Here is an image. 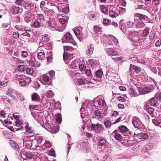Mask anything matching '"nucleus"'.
Returning <instances> with one entry per match:
<instances>
[{
    "label": "nucleus",
    "instance_id": "f257e3e1",
    "mask_svg": "<svg viewBox=\"0 0 161 161\" xmlns=\"http://www.w3.org/2000/svg\"><path fill=\"white\" fill-rule=\"evenodd\" d=\"M16 79L19 80V84L22 86H26L31 81V79L29 77L23 75H15Z\"/></svg>",
    "mask_w": 161,
    "mask_h": 161
},
{
    "label": "nucleus",
    "instance_id": "f03ea898",
    "mask_svg": "<svg viewBox=\"0 0 161 161\" xmlns=\"http://www.w3.org/2000/svg\"><path fill=\"white\" fill-rule=\"evenodd\" d=\"M128 36L129 39L131 41L135 42H137L140 40V36L136 32L128 31Z\"/></svg>",
    "mask_w": 161,
    "mask_h": 161
},
{
    "label": "nucleus",
    "instance_id": "7ed1b4c3",
    "mask_svg": "<svg viewBox=\"0 0 161 161\" xmlns=\"http://www.w3.org/2000/svg\"><path fill=\"white\" fill-rule=\"evenodd\" d=\"M153 86L151 85L143 87H139L138 88V92L141 94H144L151 92L153 90Z\"/></svg>",
    "mask_w": 161,
    "mask_h": 161
},
{
    "label": "nucleus",
    "instance_id": "20e7f679",
    "mask_svg": "<svg viewBox=\"0 0 161 161\" xmlns=\"http://www.w3.org/2000/svg\"><path fill=\"white\" fill-rule=\"evenodd\" d=\"M48 27L53 31L57 30L61 31V29L58 27L57 23L55 20L51 19L48 22Z\"/></svg>",
    "mask_w": 161,
    "mask_h": 161
},
{
    "label": "nucleus",
    "instance_id": "39448f33",
    "mask_svg": "<svg viewBox=\"0 0 161 161\" xmlns=\"http://www.w3.org/2000/svg\"><path fill=\"white\" fill-rule=\"evenodd\" d=\"M63 42H68L71 43H74V39L69 32H68L64 35V37L63 38Z\"/></svg>",
    "mask_w": 161,
    "mask_h": 161
},
{
    "label": "nucleus",
    "instance_id": "423d86ee",
    "mask_svg": "<svg viewBox=\"0 0 161 161\" xmlns=\"http://www.w3.org/2000/svg\"><path fill=\"white\" fill-rule=\"evenodd\" d=\"M80 63V60L78 59L75 60H74L71 59L69 60L68 63V64L71 68L76 69L79 66Z\"/></svg>",
    "mask_w": 161,
    "mask_h": 161
},
{
    "label": "nucleus",
    "instance_id": "0eeeda50",
    "mask_svg": "<svg viewBox=\"0 0 161 161\" xmlns=\"http://www.w3.org/2000/svg\"><path fill=\"white\" fill-rule=\"evenodd\" d=\"M106 52L108 55L111 57L118 55L117 51L114 48H107L106 49Z\"/></svg>",
    "mask_w": 161,
    "mask_h": 161
},
{
    "label": "nucleus",
    "instance_id": "6e6552de",
    "mask_svg": "<svg viewBox=\"0 0 161 161\" xmlns=\"http://www.w3.org/2000/svg\"><path fill=\"white\" fill-rule=\"evenodd\" d=\"M34 3L33 2L28 0H25L23 6L26 9L33 8L34 7Z\"/></svg>",
    "mask_w": 161,
    "mask_h": 161
},
{
    "label": "nucleus",
    "instance_id": "1a4fd4ad",
    "mask_svg": "<svg viewBox=\"0 0 161 161\" xmlns=\"http://www.w3.org/2000/svg\"><path fill=\"white\" fill-rule=\"evenodd\" d=\"M31 114L33 117L39 123H41L42 121L43 118L42 115L38 113H36L34 112H31Z\"/></svg>",
    "mask_w": 161,
    "mask_h": 161
},
{
    "label": "nucleus",
    "instance_id": "9d476101",
    "mask_svg": "<svg viewBox=\"0 0 161 161\" xmlns=\"http://www.w3.org/2000/svg\"><path fill=\"white\" fill-rule=\"evenodd\" d=\"M70 74L72 78L74 79L75 82L76 80L79 78L80 76V74L77 72L76 71H70Z\"/></svg>",
    "mask_w": 161,
    "mask_h": 161
},
{
    "label": "nucleus",
    "instance_id": "9b49d317",
    "mask_svg": "<svg viewBox=\"0 0 161 161\" xmlns=\"http://www.w3.org/2000/svg\"><path fill=\"white\" fill-rule=\"evenodd\" d=\"M88 17L91 20H95L98 16V13L96 12H91L88 14Z\"/></svg>",
    "mask_w": 161,
    "mask_h": 161
},
{
    "label": "nucleus",
    "instance_id": "f8f14e48",
    "mask_svg": "<svg viewBox=\"0 0 161 161\" xmlns=\"http://www.w3.org/2000/svg\"><path fill=\"white\" fill-rule=\"evenodd\" d=\"M67 18L65 19L64 16L62 17V18H60L59 19V22L62 25V27L61 29V31H63L67 23Z\"/></svg>",
    "mask_w": 161,
    "mask_h": 161
},
{
    "label": "nucleus",
    "instance_id": "ddd939ff",
    "mask_svg": "<svg viewBox=\"0 0 161 161\" xmlns=\"http://www.w3.org/2000/svg\"><path fill=\"white\" fill-rule=\"evenodd\" d=\"M97 103L98 104L101 106H104L106 104L104 99L102 98H101L100 97L97 98L96 100H95L94 103Z\"/></svg>",
    "mask_w": 161,
    "mask_h": 161
},
{
    "label": "nucleus",
    "instance_id": "4468645a",
    "mask_svg": "<svg viewBox=\"0 0 161 161\" xmlns=\"http://www.w3.org/2000/svg\"><path fill=\"white\" fill-rule=\"evenodd\" d=\"M85 110L86 108L82 105L80 110L81 112V116L82 119L86 117H88V113Z\"/></svg>",
    "mask_w": 161,
    "mask_h": 161
},
{
    "label": "nucleus",
    "instance_id": "2eb2a0df",
    "mask_svg": "<svg viewBox=\"0 0 161 161\" xmlns=\"http://www.w3.org/2000/svg\"><path fill=\"white\" fill-rule=\"evenodd\" d=\"M87 49L86 51V54L90 56L92 55L93 52L94 50V46L92 44H90L87 47Z\"/></svg>",
    "mask_w": 161,
    "mask_h": 161
},
{
    "label": "nucleus",
    "instance_id": "dca6fc26",
    "mask_svg": "<svg viewBox=\"0 0 161 161\" xmlns=\"http://www.w3.org/2000/svg\"><path fill=\"white\" fill-rule=\"evenodd\" d=\"M144 110L148 112V113L150 114L151 116H153L152 114H153L154 109L152 107H149L148 104H146L144 106Z\"/></svg>",
    "mask_w": 161,
    "mask_h": 161
},
{
    "label": "nucleus",
    "instance_id": "f3484780",
    "mask_svg": "<svg viewBox=\"0 0 161 161\" xmlns=\"http://www.w3.org/2000/svg\"><path fill=\"white\" fill-rule=\"evenodd\" d=\"M9 142L13 149L16 150H17L19 149V147L15 142L10 140L9 141Z\"/></svg>",
    "mask_w": 161,
    "mask_h": 161
},
{
    "label": "nucleus",
    "instance_id": "a211bd4d",
    "mask_svg": "<svg viewBox=\"0 0 161 161\" xmlns=\"http://www.w3.org/2000/svg\"><path fill=\"white\" fill-rule=\"evenodd\" d=\"M17 92L14 91L11 88H9L6 92V94L14 98L15 96L14 94H16Z\"/></svg>",
    "mask_w": 161,
    "mask_h": 161
},
{
    "label": "nucleus",
    "instance_id": "6ab92c4d",
    "mask_svg": "<svg viewBox=\"0 0 161 161\" xmlns=\"http://www.w3.org/2000/svg\"><path fill=\"white\" fill-rule=\"evenodd\" d=\"M153 147V145L151 143H149L147 145L144 146L142 149V152L145 153L149 151Z\"/></svg>",
    "mask_w": 161,
    "mask_h": 161
},
{
    "label": "nucleus",
    "instance_id": "aec40b11",
    "mask_svg": "<svg viewBox=\"0 0 161 161\" xmlns=\"http://www.w3.org/2000/svg\"><path fill=\"white\" fill-rule=\"evenodd\" d=\"M23 144L25 147L30 148L32 145V141L30 140H24Z\"/></svg>",
    "mask_w": 161,
    "mask_h": 161
},
{
    "label": "nucleus",
    "instance_id": "412c9836",
    "mask_svg": "<svg viewBox=\"0 0 161 161\" xmlns=\"http://www.w3.org/2000/svg\"><path fill=\"white\" fill-rule=\"evenodd\" d=\"M153 123L156 126H158L161 123V116L156 117L152 120Z\"/></svg>",
    "mask_w": 161,
    "mask_h": 161
},
{
    "label": "nucleus",
    "instance_id": "4be33fe9",
    "mask_svg": "<svg viewBox=\"0 0 161 161\" xmlns=\"http://www.w3.org/2000/svg\"><path fill=\"white\" fill-rule=\"evenodd\" d=\"M36 19L42 24L45 21V17L42 14H38L36 16Z\"/></svg>",
    "mask_w": 161,
    "mask_h": 161
},
{
    "label": "nucleus",
    "instance_id": "5701e85b",
    "mask_svg": "<svg viewBox=\"0 0 161 161\" xmlns=\"http://www.w3.org/2000/svg\"><path fill=\"white\" fill-rule=\"evenodd\" d=\"M94 30L95 33L98 36L100 35L102 33L101 28L98 25H95L94 26Z\"/></svg>",
    "mask_w": 161,
    "mask_h": 161
},
{
    "label": "nucleus",
    "instance_id": "b1692460",
    "mask_svg": "<svg viewBox=\"0 0 161 161\" xmlns=\"http://www.w3.org/2000/svg\"><path fill=\"white\" fill-rule=\"evenodd\" d=\"M109 14L110 17L112 18L116 17L119 15L118 11L114 9L110 10L109 12Z\"/></svg>",
    "mask_w": 161,
    "mask_h": 161
},
{
    "label": "nucleus",
    "instance_id": "393cba45",
    "mask_svg": "<svg viewBox=\"0 0 161 161\" xmlns=\"http://www.w3.org/2000/svg\"><path fill=\"white\" fill-rule=\"evenodd\" d=\"M18 9L19 7L14 5L10 6L9 8L10 11L13 14H16L18 13Z\"/></svg>",
    "mask_w": 161,
    "mask_h": 161
},
{
    "label": "nucleus",
    "instance_id": "a878e982",
    "mask_svg": "<svg viewBox=\"0 0 161 161\" xmlns=\"http://www.w3.org/2000/svg\"><path fill=\"white\" fill-rule=\"evenodd\" d=\"M132 69H133L137 74L139 73L141 71V68L140 67L130 64V70H131Z\"/></svg>",
    "mask_w": 161,
    "mask_h": 161
},
{
    "label": "nucleus",
    "instance_id": "bb28decb",
    "mask_svg": "<svg viewBox=\"0 0 161 161\" xmlns=\"http://www.w3.org/2000/svg\"><path fill=\"white\" fill-rule=\"evenodd\" d=\"M118 129L119 130L120 132L123 134L125 133L126 132H127L130 131L128 130V129L124 125H121L118 127Z\"/></svg>",
    "mask_w": 161,
    "mask_h": 161
},
{
    "label": "nucleus",
    "instance_id": "cd10ccee",
    "mask_svg": "<svg viewBox=\"0 0 161 161\" xmlns=\"http://www.w3.org/2000/svg\"><path fill=\"white\" fill-rule=\"evenodd\" d=\"M31 99L33 101H37L40 99V97L37 93H35L32 94L31 95Z\"/></svg>",
    "mask_w": 161,
    "mask_h": 161
},
{
    "label": "nucleus",
    "instance_id": "c85d7f7f",
    "mask_svg": "<svg viewBox=\"0 0 161 161\" xmlns=\"http://www.w3.org/2000/svg\"><path fill=\"white\" fill-rule=\"evenodd\" d=\"M29 64L32 67H38L40 66V63L35 62L32 60L29 61Z\"/></svg>",
    "mask_w": 161,
    "mask_h": 161
},
{
    "label": "nucleus",
    "instance_id": "c756f323",
    "mask_svg": "<svg viewBox=\"0 0 161 161\" xmlns=\"http://www.w3.org/2000/svg\"><path fill=\"white\" fill-rule=\"evenodd\" d=\"M158 103L157 100L154 98L149 100L148 101L147 103L150 104L151 106H155Z\"/></svg>",
    "mask_w": 161,
    "mask_h": 161
},
{
    "label": "nucleus",
    "instance_id": "7c9ffc66",
    "mask_svg": "<svg viewBox=\"0 0 161 161\" xmlns=\"http://www.w3.org/2000/svg\"><path fill=\"white\" fill-rule=\"evenodd\" d=\"M96 81L95 80H92L90 81L86 80V84H88V87H93L94 84H96Z\"/></svg>",
    "mask_w": 161,
    "mask_h": 161
},
{
    "label": "nucleus",
    "instance_id": "2f4dec72",
    "mask_svg": "<svg viewBox=\"0 0 161 161\" xmlns=\"http://www.w3.org/2000/svg\"><path fill=\"white\" fill-rule=\"evenodd\" d=\"M150 42V39L148 40H144L143 44L144 46V48L148 49L149 48L151 45Z\"/></svg>",
    "mask_w": 161,
    "mask_h": 161
},
{
    "label": "nucleus",
    "instance_id": "473e14b6",
    "mask_svg": "<svg viewBox=\"0 0 161 161\" xmlns=\"http://www.w3.org/2000/svg\"><path fill=\"white\" fill-rule=\"evenodd\" d=\"M54 95V93L51 90H49L44 94V96L47 98L52 97Z\"/></svg>",
    "mask_w": 161,
    "mask_h": 161
},
{
    "label": "nucleus",
    "instance_id": "72a5a7b5",
    "mask_svg": "<svg viewBox=\"0 0 161 161\" xmlns=\"http://www.w3.org/2000/svg\"><path fill=\"white\" fill-rule=\"evenodd\" d=\"M37 57L39 60H43L45 58V53L43 52H41L38 53Z\"/></svg>",
    "mask_w": 161,
    "mask_h": 161
},
{
    "label": "nucleus",
    "instance_id": "f704fd0d",
    "mask_svg": "<svg viewBox=\"0 0 161 161\" xmlns=\"http://www.w3.org/2000/svg\"><path fill=\"white\" fill-rule=\"evenodd\" d=\"M43 24L36 19L33 23V25L35 27L39 28L42 26Z\"/></svg>",
    "mask_w": 161,
    "mask_h": 161
},
{
    "label": "nucleus",
    "instance_id": "c9c22d12",
    "mask_svg": "<svg viewBox=\"0 0 161 161\" xmlns=\"http://www.w3.org/2000/svg\"><path fill=\"white\" fill-rule=\"evenodd\" d=\"M98 145L101 146H105L106 143V142L105 140L103 139H100L98 142Z\"/></svg>",
    "mask_w": 161,
    "mask_h": 161
},
{
    "label": "nucleus",
    "instance_id": "e433bc0d",
    "mask_svg": "<svg viewBox=\"0 0 161 161\" xmlns=\"http://www.w3.org/2000/svg\"><path fill=\"white\" fill-rule=\"evenodd\" d=\"M117 132L116 130H114L112 133V134H114L115 135V138L117 140H120L122 138V136L119 133H116Z\"/></svg>",
    "mask_w": 161,
    "mask_h": 161
},
{
    "label": "nucleus",
    "instance_id": "4c0bfd02",
    "mask_svg": "<svg viewBox=\"0 0 161 161\" xmlns=\"http://www.w3.org/2000/svg\"><path fill=\"white\" fill-rule=\"evenodd\" d=\"M36 139L38 142L40 144L45 142V141L46 140L44 139V137L42 136H37Z\"/></svg>",
    "mask_w": 161,
    "mask_h": 161
},
{
    "label": "nucleus",
    "instance_id": "58836bf2",
    "mask_svg": "<svg viewBox=\"0 0 161 161\" xmlns=\"http://www.w3.org/2000/svg\"><path fill=\"white\" fill-rule=\"evenodd\" d=\"M78 84L79 85H81L83 84H86V81H85L82 78H78L77 80Z\"/></svg>",
    "mask_w": 161,
    "mask_h": 161
},
{
    "label": "nucleus",
    "instance_id": "ea45409f",
    "mask_svg": "<svg viewBox=\"0 0 161 161\" xmlns=\"http://www.w3.org/2000/svg\"><path fill=\"white\" fill-rule=\"evenodd\" d=\"M25 71L27 74L32 75L34 72V69L32 68H27L25 69Z\"/></svg>",
    "mask_w": 161,
    "mask_h": 161
},
{
    "label": "nucleus",
    "instance_id": "a19ab883",
    "mask_svg": "<svg viewBox=\"0 0 161 161\" xmlns=\"http://www.w3.org/2000/svg\"><path fill=\"white\" fill-rule=\"evenodd\" d=\"M132 122L135 128H137L139 126L138 123H137L136 120V119L135 117H133V118Z\"/></svg>",
    "mask_w": 161,
    "mask_h": 161
},
{
    "label": "nucleus",
    "instance_id": "79ce46f5",
    "mask_svg": "<svg viewBox=\"0 0 161 161\" xmlns=\"http://www.w3.org/2000/svg\"><path fill=\"white\" fill-rule=\"evenodd\" d=\"M139 136L143 139H146L148 137V136L147 134L145 133H142L141 134H139Z\"/></svg>",
    "mask_w": 161,
    "mask_h": 161
},
{
    "label": "nucleus",
    "instance_id": "37998d69",
    "mask_svg": "<svg viewBox=\"0 0 161 161\" xmlns=\"http://www.w3.org/2000/svg\"><path fill=\"white\" fill-rule=\"evenodd\" d=\"M8 84V81L3 80L0 82V88H2L6 86Z\"/></svg>",
    "mask_w": 161,
    "mask_h": 161
},
{
    "label": "nucleus",
    "instance_id": "c03bdc74",
    "mask_svg": "<svg viewBox=\"0 0 161 161\" xmlns=\"http://www.w3.org/2000/svg\"><path fill=\"white\" fill-rule=\"evenodd\" d=\"M149 33V31L148 29H145L144 30L142 31V36L144 37L146 36Z\"/></svg>",
    "mask_w": 161,
    "mask_h": 161
},
{
    "label": "nucleus",
    "instance_id": "a18cd8bd",
    "mask_svg": "<svg viewBox=\"0 0 161 161\" xmlns=\"http://www.w3.org/2000/svg\"><path fill=\"white\" fill-rule=\"evenodd\" d=\"M59 126L58 125L53 126L52 128V131L53 133H56L59 131Z\"/></svg>",
    "mask_w": 161,
    "mask_h": 161
},
{
    "label": "nucleus",
    "instance_id": "49530a36",
    "mask_svg": "<svg viewBox=\"0 0 161 161\" xmlns=\"http://www.w3.org/2000/svg\"><path fill=\"white\" fill-rule=\"evenodd\" d=\"M80 28L77 27L75 28L74 30V32L75 34L76 35H78L80 34Z\"/></svg>",
    "mask_w": 161,
    "mask_h": 161
},
{
    "label": "nucleus",
    "instance_id": "de8ad7c7",
    "mask_svg": "<svg viewBox=\"0 0 161 161\" xmlns=\"http://www.w3.org/2000/svg\"><path fill=\"white\" fill-rule=\"evenodd\" d=\"M46 39V38L45 37H43L42 38V40H44L43 42H42V41L39 43V45L40 46L42 47L47 44L46 41H45V39Z\"/></svg>",
    "mask_w": 161,
    "mask_h": 161
},
{
    "label": "nucleus",
    "instance_id": "09e8293b",
    "mask_svg": "<svg viewBox=\"0 0 161 161\" xmlns=\"http://www.w3.org/2000/svg\"><path fill=\"white\" fill-rule=\"evenodd\" d=\"M25 0H16L15 3L19 5H22L23 6Z\"/></svg>",
    "mask_w": 161,
    "mask_h": 161
},
{
    "label": "nucleus",
    "instance_id": "8fccbe9b",
    "mask_svg": "<svg viewBox=\"0 0 161 161\" xmlns=\"http://www.w3.org/2000/svg\"><path fill=\"white\" fill-rule=\"evenodd\" d=\"M17 95L18 98L21 101H23L25 100L22 94L20 93H17L16 94Z\"/></svg>",
    "mask_w": 161,
    "mask_h": 161
},
{
    "label": "nucleus",
    "instance_id": "3c124183",
    "mask_svg": "<svg viewBox=\"0 0 161 161\" xmlns=\"http://www.w3.org/2000/svg\"><path fill=\"white\" fill-rule=\"evenodd\" d=\"M117 1H119V4L123 7H125L126 3L124 0H116Z\"/></svg>",
    "mask_w": 161,
    "mask_h": 161
},
{
    "label": "nucleus",
    "instance_id": "603ef678",
    "mask_svg": "<svg viewBox=\"0 0 161 161\" xmlns=\"http://www.w3.org/2000/svg\"><path fill=\"white\" fill-rule=\"evenodd\" d=\"M111 39L113 41V42L114 43V44L116 45L118 43V40L115 38L114 36L112 35H110L109 36Z\"/></svg>",
    "mask_w": 161,
    "mask_h": 161
},
{
    "label": "nucleus",
    "instance_id": "864d4df0",
    "mask_svg": "<svg viewBox=\"0 0 161 161\" xmlns=\"http://www.w3.org/2000/svg\"><path fill=\"white\" fill-rule=\"evenodd\" d=\"M78 67L79 68L81 71H84L86 68V66L84 64H80V63L79 66Z\"/></svg>",
    "mask_w": 161,
    "mask_h": 161
},
{
    "label": "nucleus",
    "instance_id": "5fc2aeb1",
    "mask_svg": "<svg viewBox=\"0 0 161 161\" xmlns=\"http://www.w3.org/2000/svg\"><path fill=\"white\" fill-rule=\"evenodd\" d=\"M43 145L47 148H49L51 146V144L50 142L46 140L45 141Z\"/></svg>",
    "mask_w": 161,
    "mask_h": 161
},
{
    "label": "nucleus",
    "instance_id": "6e6d98bb",
    "mask_svg": "<svg viewBox=\"0 0 161 161\" xmlns=\"http://www.w3.org/2000/svg\"><path fill=\"white\" fill-rule=\"evenodd\" d=\"M17 69L20 72H23L24 70V66L22 65H19L17 67Z\"/></svg>",
    "mask_w": 161,
    "mask_h": 161
},
{
    "label": "nucleus",
    "instance_id": "4d7b16f0",
    "mask_svg": "<svg viewBox=\"0 0 161 161\" xmlns=\"http://www.w3.org/2000/svg\"><path fill=\"white\" fill-rule=\"evenodd\" d=\"M47 62L48 63H51L52 62V53L51 52H49L48 54V57H47Z\"/></svg>",
    "mask_w": 161,
    "mask_h": 161
},
{
    "label": "nucleus",
    "instance_id": "13d9d810",
    "mask_svg": "<svg viewBox=\"0 0 161 161\" xmlns=\"http://www.w3.org/2000/svg\"><path fill=\"white\" fill-rule=\"evenodd\" d=\"M111 160V157L109 155L104 156L103 158V161H110Z\"/></svg>",
    "mask_w": 161,
    "mask_h": 161
},
{
    "label": "nucleus",
    "instance_id": "bf43d9fd",
    "mask_svg": "<svg viewBox=\"0 0 161 161\" xmlns=\"http://www.w3.org/2000/svg\"><path fill=\"white\" fill-rule=\"evenodd\" d=\"M15 122L16 125L18 126H19L23 124V121L19 119L16 120Z\"/></svg>",
    "mask_w": 161,
    "mask_h": 161
},
{
    "label": "nucleus",
    "instance_id": "052dcab7",
    "mask_svg": "<svg viewBox=\"0 0 161 161\" xmlns=\"http://www.w3.org/2000/svg\"><path fill=\"white\" fill-rule=\"evenodd\" d=\"M101 114L102 113L98 109L96 110L94 112V115L96 116H101Z\"/></svg>",
    "mask_w": 161,
    "mask_h": 161
},
{
    "label": "nucleus",
    "instance_id": "680f3d73",
    "mask_svg": "<svg viewBox=\"0 0 161 161\" xmlns=\"http://www.w3.org/2000/svg\"><path fill=\"white\" fill-rule=\"evenodd\" d=\"M69 55L67 52H64L63 55L64 59V60L68 59L69 58Z\"/></svg>",
    "mask_w": 161,
    "mask_h": 161
},
{
    "label": "nucleus",
    "instance_id": "e2e57ef3",
    "mask_svg": "<svg viewBox=\"0 0 161 161\" xmlns=\"http://www.w3.org/2000/svg\"><path fill=\"white\" fill-rule=\"evenodd\" d=\"M103 75V72L100 70H98L96 72L97 76L99 78L101 77Z\"/></svg>",
    "mask_w": 161,
    "mask_h": 161
},
{
    "label": "nucleus",
    "instance_id": "0e129e2a",
    "mask_svg": "<svg viewBox=\"0 0 161 161\" xmlns=\"http://www.w3.org/2000/svg\"><path fill=\"white\" fill-rule=\"evenodd\" d=\"M69 8L68 7H64L62 8V11L64 13H67L69 12Z\"/></svg>",
    "mask_w": 161,
    "mask_h": 161
},
{
    "label": "nucleus",
    "instance_id": "69168bd1",
    "mask_svg": "<svg viewBox=\"0 0 161 161\" xmlns=\"http://www.w3.org/2000/svg\"><path fill=\"white\" fill-rule=\"evenodd\" d=\"M104 125L106 127L108 128L111 125V123L110 121L108 120L104 122Z\"/></svg>",
    "mask_w": 161,
    "mask_h": 161
},
{
    "label": "nucleus",
    "instance_id": "338daca9",
    "mask_svg": "<svg viewBox=\"0 0 161 161\" xmlns=\"http://www.w3.org/2000/svg\"><path fill=\"white\" fill-rule=\"evenodd\" d=\"M49 77L47 75H44L43 77V80L45 82H47L49 80Z\"/></svg>",
    "mask_w": 161,
    "mask_h": 161
},
{
    "label": "nucleus",
    "instance_id": "774afa93",
    "mask_svg": "<svg viewBox=\"0 0 161 161\" xmlns=\"http://www.w3.org/2000/svg\"><path fill=\"white\" fill-rule=\"evenodd\" d=\"M25 154L26 155L27 158L29 159H31L33 157V155L30 152L28 153H26Z\"/></svg>",
    "mask_w": 161,
    "mask_h": 161
}]
</instances>
